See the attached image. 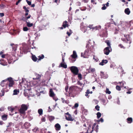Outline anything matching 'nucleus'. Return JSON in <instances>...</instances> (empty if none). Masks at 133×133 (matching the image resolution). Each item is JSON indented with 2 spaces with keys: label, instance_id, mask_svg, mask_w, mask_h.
Masks as SVG:
<instances>
[{
  "label": "nucleus",
  "instance_id": "f257e3e1",
  "mask_svg": "<svg viewBox=\"0 0 133 133\" xmlns=\"http://www.w3.org/2000/svg\"><path fill=\"white\" fill-rule=\"evenodd\" d=\"M14 84V81L11 77L8 78L7 79L3 80L1 84L2 87L5 86L6 88L8 87L9 88L12 87Z\"/></svg>",
  "mask_w": 133,
  "mask_h": 133
},
{
  "label": "nucleus",
  "instance_id": "f03ea898",
  "mask_svg": "<svg viewBox=\"0 0 133 133\" xmlns=\"http://www.w3.org/2000/svg\"><path fill=\"white\" fill-rule=\"evenodd\" d=\"M78 88L76 86H72L69 89L68 97H74L77 94Z\"/></svg>",
  "mask_w": 133,
  "mask_h": 133
},
{
  "label": "nucleus",
  "instance_id": "7ed1b4c3",
  "mask_svg": "<svg viewBox=\"0 0 133 133\" xmlns=\"http://www.w3.org/2000/svg\"><path fill=\"white\" fill-rule=\"evenodd\" d=\"M70 69L74 75H76L78 74L79 70L77 67L72 66L70 67Z\"/></svg>",
  "mask_w": 133,
  "mask_h": 133
},
{
  "label": "nucleus",
  "instance_id": "20e7f679",
  "mask_svg": "<svg viewBox=\"0 0 133 133\" xmlns=\"http://www.w3.org/2000/svg\"><path fill=\"white\" fill-rule=\"evenodd\" d=\"M49 94L50 96L52 97L53 99L56 101L58 100V98L56 96V94L54 93L52 89H50Z\"/></svg>",
  "mask_w": 133,
  "mask_h": 133
},
{
  "label": "nucleus",
  "instance_id": "39448f33",
  "mask_svg": "<svg viewBox=\"0 0 133 133\" xmlns=\"http://www.w3.org/2000/svg\"><path fill=\"white\" fill-rule=\"evenodd\" d=\"M28 108L27 105L25 104H22L21 106V108L19 109V111L21 114H23L25 112Z\"/></svg>",
  "mask_w": 133,
  "mask_h": 133
},
{
  "label": "nucleus",
  "instance_id": "423d86ee",
  "mask_svg": "<svg viewBox=\"0 0 133 133\" xmlns=\"http://www.w3.org/2000/svg\"><path fill=\"white\" fill-rule=\"evenodd\" d=\"M65 114L66 115L65 116V119L67 120L72 121L75 119L74 118L72 117L69 114V112H68L66 113H65Z\"/></svg>",
  "mask_w": 133,
  "mask_h": 133
},
{
  "label": "nucleus",
  "instance_id": "0eeeda50",
  "mask_svg": "<svg viewBox=\"0 0 133 133\" xmlns=\"http://www.w3.org/2000/svg\"><path fill=\"white\" fill-rule=\"evenodd\" d=\"M112 50V49H110L108 47H106L105 48L104 50V54L106 55H108L110 52Z\"/></svg>",
  "mask_w": 133,
  "mask_h": 133
},
{
  "label": "nucleus",
  "instance_id": "6e6552de",
  "mask_svg": "<svg viewBox=\"0 0 133 133\" xmlns=\"http://www.w3.org/2000/svg\"><path fill=\"white\" fill-rule=\"evenodd\" d=\"M132 24L133 25V20H131L129 22H125V26L128 28H129Z\"/></svg>",
  "mask_w": 133,
  "mask_h": 133
},
{
  "label": "nucleus",
  "instance_id": "1a4fd4ad",
  "mask_svg": "<svg viewBox=\"0 0 133 133\" xmlns=\"http://www.w3.org/2000/svg\"><path fill=\"white\" fill-rule=\"evenodd\" d=\"M100 76L102 78L105 79L107 78L108 76L106 74L102 71L101 72Z\"/></svg>",
  "mask_w": 133,
  "mask_h": 133
},
{
  "label": "nucleus",
  "instance_id": "9d476101",
  "mask_svg": "<svg viewBox=\"0 0 133 133\" xmlns=\"http://www.w3.org/2000/svg\"><path fill=\"white\" fill-rule=\"evenodd\" d=\"M55 129L56 131H59L61 129V126L58 123L56 124L54 126Z\"/></svg>",
  "mask_w": 133,
  "mask_h": 133
},
{
  "label": "nucleus",
  "instance_id": "9b49d317",
  "mask_svg": "<svg viewBox=\"0 0 133 133\" xmlns=\"http://www.w3.org/2000/svg\"><path fill=\"white\" fill-rule=\"evenodd\" d=\"M108 62V61L107 59H103L101 62L99 63L100 65H103L104 64L107 63Z\"/></svg>",
  "mask_w": 133,
  "mask_h": 133
},
{
  "label": "nucleus",
  "instance_id": "f8f14e48",
  "mask_svg": "<svg viewBox=\"0 0 133 133\" xmlns=\"http://www.w3.org/2000/svg\"><path fill=\"white\" fill-rule=\"evenodd\" d=\"M62 26L64 28H65L66 27H68L69 25L68 22L66 21H64L63 23Z\"/></svg>",
  "mask_w": 133,
  "mask_h": 133
},
{
  "label": "nucleus",
  "instance_id": "ddd939ff",
  "mask_svg": "<svg viewBox=\"0 0 133 133\" xmlns=\"http://www.w3.org/2000/svg\"><path fill=\"white\" fill-rule=\"evenodd\" d=\"M95 70L94 68H92L91 67H89V69L88 70V72L89 73H93L95 71Z\"/></svg>",
  "mask_w": 133,
  "mask_h": 133
},
{
  "label": "nucleus",
  "instance_id": "4468645a",
  "mask_svg": "<svg viewBox=\"0 0 133 133\" xmlns=\"http://www.w3.org/2000/svg\"><path fill=\"white\" fill-rule=\"evenodd\" d=\"M71 56L73 58L75 59L77 57V55L76 52L75 51H73V54L71 55Z\"/></svg>",
  "mask_w": 133,
  "mask_h": 133
},
{
  "label": "nucleus",
  "instance_id": "2eb2a0df",
  "mask_svg": "<svg viewBox=\"0 0 133 133\" xmlns=\"http://www.w3.org/2000/svg\"><path fill=\"white\" fill-rule=\"evenodd\" d=\"M23 9H24L25 12V16H26L28 15V12L29 11V10L27 9L25 6H24L23 8Z\"/></svg>",
  "mask_w": 133,
  "mask_h": 133
},
{
  "label": "nucleus",
  "instance_id": "dca6fc26",
  "mask_svg": "<svg viewBox=\"0 0 133 133\" xmlns=\"http://www.w3.org/2000/svg\"><path fill=\"white\" fill-rule=\"evenodd\" d=\"M31 126L30 123L26 122L24 124V127L25 129H27L29 128Z\"/></svg>",
  "mask_w": 133,
  "mask_h": 133
},
{
  "label": "nucleus",
  "instance_id": "f3484780",
  "mask_svg": "<svg viewBox=\"0 0 133 133\" xmlns=\"http://www.w3.org/2000/svg\"><path fill=\"white\" fill-rule=\"evenodd\" d=\"M81 28L82 30L84 32H85L87 31V27L82 25H81Z\"/></svg>",
  "mask_w": 133,
  "mask_h": 133
},
{
  "label": "nucleus",
  "instance_id": "a211bd4d",
  "mask_svg": "<svg viewBox=\"0 0 133 133\" xmlns=\"http://www.w3.org/2000/svg\"><path fill=\"white\" fill-rule=\"evenodd\" d=\"M105 42L107 44V45L108 46L107 47H108L109 48H110V49H111V44L109 41L108 40H106Z\"/></svg>",
  "mask_w": 133,
  "mask_h": 133
},
{
  "label": "nucleus",
  "instance_id": "6ab92c4d",
  "mask_svg": "<svg viewBox=\"0 0 133 133\" xmlns=\"http://www.w3.org/2000/svg\"><path fill=\"white\" fill-rule=\"evenodd\" d=\"M59 67H61L66 69L67 68V65L66 64L64 63H61L59 66Z\"/></svg>",
  "mask_w": 133,
  "mask_h": 133
},
{
  "label": "nucleus",
  "instance_id": "aec40b11",
  "mask_svg": "<svg viewBox=\"0 0 133 133\" xmlns=\"http://www.w3.org/2000/svg\"><path fill=\"white\" fill-rule=\"evenodd\" d=\"M31 58L32 60L34 62H36L37 60H38V58L35 56V55H32L31 57Z\"/></svg>",
  "mask_w": 133,
  "mask_h": 133
},
{
  "label": "nucleus",
  "instance_id": "412c9836",
  "mask_svg": "<svg viewBox=\"0 0 133 133\" xmlns=\"http://www.w3.org/2000/svg\"><path fill=\"white\" fill-rule=\"evenodd\" d=\"M127 122L128 123H131L132 122L133 119L132 117H128L127 119Z\"/></svg>",
  "mask_w": 133,
  "mask_h": 133
},
{
  "label": "nucleus",
  "instance_id": "4be33fe9",
  "mask_svg": "<svg viewBox=\"0 0 133 133\" xmlns=\"http://www.w3.org/2000/svg\"><path fill=\"white\" fill-rule=\"evenodd\" d=\"M10 45L12 47V50L14 51H15L17 49V46L14 44H11Z\"/></svg>",
  "mask_w": 133,
  "mask_h": 133
},
{
  "label": "nucleus",
  "instance_id": "5701e85b",
  "mask_svg": "<svg viewBox=\"0 0 133 133\" xmlns=\"http://www.w3.org/2000/svg\"><path fill=\"white\" fill-rule=\"evenodd\" d=\"M26 26L29 27H31L33 25L32 23H30L29 22L27 21L26 22Z\"/></svg>",
  "mask_w": 133,
  "mask_h": 133
},
{
  "label": "nucleus",
  "instance_id": "b1692460",
  "mask_svg": "<svg viewBox=\"0 0 133 133\" xmlns=\"http://www.w3.org/2000/svg\"><path fill=\"white\" fill-rule=\"evenodd\" d=\"M38 61L37 62H38L39 61L43 59L44 57V56L43 54H42L39 56H38Z\"/></svg>",
  "mask_w": 133,
  "mask_h": 133
},
{
  "label": "nucleus",
  "instance_id": "393cba45",
  "mask_svg": "<svg viewBox=\"0 0 133 133\" xmlns=\"http://www.w3.org/2000/svg\"><path fill=\"white\" fill-rule=\"evenodd\" d=\"M130 13V11L129 8H127L125 9V14L129 15Z\"/></svg>",
  "mask_w": 133,
  "mask_h": 133
},
{
  "label": "nucleus",
  "instance_id": "a878e982",
  "mask_svg": "<svg viewBox=\"0 0 133 133\" xmlns=\"http://www.w3.org/2000/svg\"><path fill=\"white\" fill-rule=\"evenodd\" d=\"M19 92V90L15 89L14 91L13 94L14 95H16L18 94Z\"/></svg>",
  "mask_w": 133,
  "mask_h": 133
},
{
  "label": "nucleus",
  "instance_id": "bb28decb",
  "mask_svg": "<svg viewBox=\"0 0 133 133\" xmlns=\"http://www.w3.org/2000/svg\"><path fill=\"white\" fill-rule=\"evenodd\" d=\"M96 125V124L95 123H94L92 127V130L90 132V133H92V132L94 131V129L95 128ZM86 133H88V130H87V131L86 132Z\"/></svg>",
  "mask_w": 133,
  "mask_h": 133
},
{
  "label": "nucleus",
  "instance_id": "cd10ccee",
  "mask_svg": "<svg viewBox=\"0 0 133 133\" xmlns=\"http://www.w3.org/2000/svg\"><path fill=\"white\" fill-rule=\"evenodd\" d=\"M48 118L50 122H51L54 120L55 118V117L52 116H50L48 117Z\"/></svg>",
  "mask_w": 133,
  "mask_h": 133
},
{
  "label": "nucleus",
  "instance_id": "c85d7f7f",
  "mask_svg": "<svg viewBox=\"0 0 133 133\" xmlns=\"http://www.w3.org/2000/svg\"><path fill=\"white\" fill-rule=\"evenodd\" d=\"M43 110L41 109H39L38 110V112L40 115H42L43 114Z\"/></svg>",
  "mask_w": 133,
  "mask_h": 133
},
{
  "label": "nucleus",
  "instance_id": "c756f323",
  "mask_svg": "<svg viewBox=\"0 0 133 133\" xmlns=\"http://www.w3.org/2000/svg\"><path fill=\"white\" fill-rule=\"evenodd\" d=\"M2 119L4 120H5L7 119V115L4 114L2 116Z\"/></svg>",
  "mask_w": 133,
  "mask_h": 133
},
{
  "label": "nucleus",
  "instance_id": "7c9ffc66",
  "mask_svg": "<svg viewBox=\"0 0 133 133\" xmlns=\"http://www.w3.org/2000/svg\"><path fill=\"white\" fill-rule=\"evenodd\" d=\"M8 109L9 111L12 112L14 110L15 108H12L11 107H8Z\"/></svg>",
  "mask_w": 133,
  "mask_h": 133
},
{
  "label": "nucleus",
  "instance_id": "2f4dec72",
  "mask_svg": "<svg viewBox=\"0 0 133 133\" xmlns=\"http://www.w3.org/2000/svg\"><path fill=\"white\" fill-rule=\"evenodd\" d=\"M36 77L35 78H33V79H39L41 77V76L39 74H36Z\"/></svg>",
  "mask_w": 133,
  "mask_h": 133
},
{
  "label": "nucleus",
  "instance_id": "473e14b6",
  "mask_svg": "<svg viewBox=\"0 0 133 133\" xmlns=\"http://www.w3.org/2000/svg\"><path fill=\"white\" fill-rule=\"evenodd\" d=\"M132 89L131 88H129V89H127V90L128 91L126 93L128 94H130L132 92V91H130Z\"/></svg>",
  "mask_w": 133,
  "mask_h": 133
},
{
  "label": "nucleus",
  "instance_id": "72a5a7b5",
  "mask_svg": "<svg viewBox=\"0 0 133 133\" xmlns=\"http://www.w3.org/2000/svg\"><path fill=\"white\" fill-rule=\"evenodd\" d=\"M78 75V79H79L80 80H81L82 79V75L80 73H78V74L77 75Z\"/></svg>",
  "mask_w": 133,
  "mask_h": 133
},
{
  "label": "nucleus",
  "instance_id": "f704fd0d",
  "mask_svg": "<svg viewBox=\"0 0 133 133\" xmlns=\"http://www.w3.org/2000/svg\"><path fill=\"white\" fill-rule=\"evenodd\" d=\"M14 126V124L12 122L9 123V124L8 126V127H13Z\"/></svg>",
  "mask_w": 133,
  "mask_h": 133
},
{
  "label": "nucleus",
  "instance_id": "c9c22d12",
  "mask_svg": "<svg viewBox=\"0 0 133 133\" xmlns=\"http://www.w3.org/2000/svg\"><path fill=\"white\" fill-rule=\"evenodd\" d=\"M97 117L98 118H99L101 116V114L99 112H98L97 114Z\"/></svg>",
  "mask_w": 133,
  "mask_h": 133
},
{
  "label": "nucleus",
  "instance_id": "e433bc0d",
  "mask_svg": "<svg viewBox=\"0 0 133 133\" xmlns=\"http://www.w3.org/2000/svg\"><path fill=\"white\" fill-rule=\"evenodd\" d=\"M32 131L35 132H37L38 131V128H35L32 130Z\"/></svg>",
  "mask_w": 133,
  "mask_h": 133
},
{
  "label": "nucleus",
  "instance_id": "4c0bfd02",
  "mask_svg": "<svg viewBox=\"0 0 133 133\" xmlns=\"http://www.w3.org/2000/svg\"><path fill=\"white\" fill-rule=\"evenodd\" d=\"M106 92L107 94H110L111 92L109 90V89L108 88H106Z\"/></svg>",
  "mask_w": 133,
  "mask_h": 133
},
{
  "label": "nucleus",
  "instance_id": "58836bf2",
  "mask_svg": "<svg viewBox=\"0 0 133 133\" xmlns=\"http://www.w3.org/2000/svg\"><path fill=\"white\" fill-rule=\"evenodd\" d=\"M91 3L94 5H96L97 4V3L96 2V1L94 0H91Z\"/></svg>",
  "mask_w": 133,
  "mask_h": 133
},
{
  "label": "nucleus",
  "instance_id": "ea45409f",
  "mask_svg": "<svg viewBox=\"0 0 133 133\" xmlns=\"http://www.w3.org/2000/svg\"><path fill=\"white\" fill-rule=\"evenodd\" d=\"M21 20L24 21L25 22H26L27 21L26 17H23L22 18Z\"/></svg>",
  "mask_w": 133,
  "mask_h": 133
},
{
  "label": "nucleus",
  "instance_id": "a19ab883",
  "mask_svg": "<svg viewBox=\"0 0 133 133\" xmlns=\"http://www.w3.org/2000/svg\"><path fill=\"white\" fill-rule=\"evenodd\" d=\"M116 89L120 91L121 90V88L118 85H117L116 86Z\"/></svg>",
  "mask_w": 133,
  "mask_h": 133
},
{
  "label": "nucleus",
  "instance_id": "79ce46f5",
  "mask_svg": "<svg viewBox=\"0 0 133 133\" xmlns=\"http://www.w3.org/2000/svg\"><path fill=\"white\" fill-rule=\"evenodd\" d=\"M23 30L24 31H27L28 30V29L27 27L26 26L23 27Z\"/></svg>",
  "mask_w": 133,
  "mask_h": 133
},
{
  "label": "nucleus",
  "instance_id": "37998d69",
  "mask_svg": "<svg viewBox=\"0 0 133 133\" xmlns=\"http://www.w3.org/2000/svg\"><path fill=\"white\" fill-rule=\"evenodd\" d=\"M99 107L98 105H97L95 107V109L97 110V111H98L99 110Z\"/></svg>",
  "mask_w": 133,
  "mask_h": 133
},
{
  "label": "nucleus",
  "instance_id": "c03bdc74",
  "mask_svg": "<svg viewBox=\"0 0 133 133\" xmlns=\"http://www.w3.org/2000/svg\"><path fill=\"white\" fill-rule=\"evenodd\" d=\"M125 41L127 43H129V44L131 43L130 39H125Z\"/></svg>",
  "mask_w": 133,
  "mask_h": 133
},
{
  "label": "nucleus",
  "instance_id": "a18cd8bd",
  "mask_svg": "<svg viewBox=\"0 0 133 133\" xmlns=\"http://www.w3.org/2000/svg\"><path fill=\"white\" fill-rule=\"evenodd\" d=\"M1 92L2 94H1V92H0V97H2V96H4V92L3 91H1Z\"/></svg>",
  "mask_w": 133,
  "mask_h": 133
},
{
  "label": "nucleus",
  "instance_id": "49530a36",
  "mask_svg": "<svg viewBox=\"0 0 133 133\" xmlns=\"http://www.w3.org/2000/svg\"><path fill=\"white\" fill-rule=\"evenodd\" d=\"M26 1L28 5H31V2L29 1L28 0H26Z\"/></svg>",
  "mask_w": 133,
  "mask_h": 133
},
{
  "label": "nucleus",
  "instance_id": "de8ad7c7",
  "mask_svg": "<svg viewBox=\"0 0 133 133\" xmlns=\"http://www.w3.org/2000/svg\"><path fill=\"white\" fill-rule=\"evenodd\" d=\"M90 39H89V41H88V44H87V45H86V48H88V47H89V46L90 45V42H89V41H90Z\"/></svg>",
  "mask_w": 133,
  "mask_h": 133
},
{
  "label": "nucleus",
  "instance_id": "09e8293b",
  "mask_svg": "<svg viewBox=\"0 0 133 133\" xmlns=\"http://www.w3.org/2000/svg\"><path fill=\"white\" fill-rule=\"evenodd\" d=\"M103 5L104 6L102 7V9L103 10H105L107 8L105 6V4H103Z\"/></svg>",
  "mask_w": 133,
  "mask_h": 133
},
{
  "label": "nucleus",
  "instance_id": "8fccbe9b",
  "mask_svg": "<svg viewBox=\"0 0 133 133\" xmlns=\"http://www.w3.org/2000/svg\"><path fill=\"white\" fill-rule=\"evenodd\" d=\"M79 106L78 104V103H76L74 105V108H76L78 107Z\"/></svg>",
  "mask_w": 133,
  "mask_h": 133
},
{
  "label": "nucleus",
  "instance_id": "3c124183",
  "mask_svg": "<svg viewBox=\"0 0 133 133\" xmlns=\"http://www.w3.org/2000/svg\"><path fill=\"white\" fill-rule=\"evenodd\" d=\"M4 110V107H2L1 108H0V111H2Z\"/></svg>",
  "mask_w": 133,
  "mask_h": 133
},
{
  "label": "nucleus",
  "instance_id": "603ef678",
  "mask_svg": "<svg viewBox=\"0 0 133 133\" xmlns=\"http://www.w3.org/2000/svg\"><path fill=\"white\" fill-rule=\"evenodd\" d=\"M68 86H66L65 88V91L67 92L68 91Z\"/></svg>",
  "mask_w": 133,
  "mask_h": 133
},
{
  "label": "nucleus",
  "instance_id": "864d4df0",
  "mask_svg": "<svg viewBox=\"0 0 133 133\" xmlns=\"http://www.w3.org/2000/svg\"><path fill=\"white\" fill-rule=\"evenodd\" d=\"M42 122H45V117H42L41 119Z\"/></svg>",
  "mask_w": 133,
  "mask_h": 133
},
{
  "label": "nucleus",
  "instance_id": "5fc2aeb1",
  "mask_svg": "<svg viewBox=\"0 0 133 133\" xmlns=\"http://www.w3.org/2000/svg\"><path fill=\"white\" fill-rule=\"evenodd\" d=\"M118 46L121 48H124V46L121 44H119L118 45Z\"/></svg>",
  "mask_w": 133,
  "mask_h": 133
},
{
  "label": "nucleus",
  "instance_id": "6e6d98bb",
  "mask_svg": "<svg viewBox=\"0 0 133 133\" xmlns=\"http://www.w3.org/2000/svg\"><path fill=\"white\" fill-rule=\"evenodd\" d=\"M64 103H65L66 104H68L69 103V100H67L65 101Z\"/></svg>",
  "mask_w": 133,
  "mask_h": 133
},
{
  "label": "nucleus",
  "instance_id": "4d7b16f0",
  "mask_svg": "<svg viewBox=\"0 0 133 133\" xmlns=\"http://www.w3.org/2000/svg\"><path fill=\"white\" fill-rule=\"evenodd\" d=\"M31 17V16L30 15H29L28 16L26 17V18L27 21V20L28 19L30 18Z\"/></svg>",
  "mask_w": 133,
  "mask_h": 133
},
{
  "label": "nucleus",
  "instance_id": "13d9d810",
  "mask_svg": "<svg viewBox=\"0 0 133 133\" xmlns=\"http://www.w3.org/2000/svg\"><path fill=\"white\" fill-rule=\"evenodd\" d=\"M31 17V16L30 15H29L28 16L26 17V18L27 21V20L28 19L30 18Z\"/></svg>",
  "mask_w": 133,
  "mask_h": 133
},
{
  "label": "nucleus",
  "instance_id": "bf43d9fd",
  "mask_svg": "<svg viewBox=\"0 0 133 133\" xmlns=\"http://www.w3.org/2000/svg\"><path fill=\"white\" fill-rule=\"evenodd\" d=\"M31 17V16L30 15H29L28 16L26 17V18L27 21V20L28 19L30 18Z\"/></svg>",
  "mask_w": 133,
  "mask_h": 133
},
{
  "label": "nucleus",
  "instance_id": "052dcab7",
  "mask_svg": "<svg viewBox=\"0 0 133 133\" xmlns=\"http://www.w3.org/2000/svg\"><path fill=\"white\" fill-rule=\"evenodd\" d=\"M4 16V14L3 13H0V16L1 17H2Z\"/></svg>",
  "mask_w": 133,
  "mask_h": 133
},
{
  "label": "nucleus",
  "instance_id": "680f3d73",
  "mask_svg": "<svg viewBox=\"0 0 133 133\" xmlns=\"http://www.w3.org/2000/svg\"><path fill=\"white\" fill-rule=\"evenodd\" d=\"M21 1L20 0H18L16 3V5H17L18 4L20 3Z\"/></svg>",
  "mask_w": 133,
  "mask_h": 133
},
{
  "label": "nucleus",
  "instance_id": "e2e57ef3",
  "mask_svg": "<svg viewBox=\"0 0 133 133\" xmlns=\"http://www.w3.org/2000/svg\"><path fill=\"white\" fill-rule=\"evenodd\" d=\"M86 9V8L85 7L83 8H81V10L82 11H84Z\"/></svg>",
  "mask_w": 133,
  "mask_h": 133
},
{
  "label": "nucleus",
  "instance_id": "0e129e2a",
  "mask_svg": "<svg viewBox=\"0 0 133 133\" xmlns=\"http://www.w3.org/2000/svg\"><path fill=\"white\" fill-rule=\"evenodd\" d=\"M61 99L62 100V102L63 103H64L65 102V100H64V98H61Z\"/></svg>",
  "mask_w": 133,
  "mask_h": 133
},
{
  "label": "nucleus",
  "instance_id": "69168bd1",
  "mask_svg": "<svg viewBox=\"0 0 133 133\" xmlns=\"http://www.w3.org/2000/svg\"><path fill=\"white\" fill-rule=\"evenodd\" d=\"M66 34L68 35V36H70L71 34L68 31L67 32Z\"/></svg>",
  "mask_w": 133,
  "mask_h": 133
},
{
  "label": "nucleus",
  "instance_id": "338daca9",
  "mask_svg": "<svg viewBox=\"0 0 133 133\" xmlns=\"http://www.w3.org/2000/svg\"><path fill=\"white\" fill-rule=\"evenodd\" d=\"M98 125H97L96 126V132H97L98 129Z\"/></svg>",
  "mask_w": 133,
  "mask_h": 133
},
{
  "label": "nucleus",
  "instance_id": "774afa93",
  "mask_svg": "<svg viewBox=\"0 0 133 133\" xmlns=\"http://www.w3.org/2000/svg\"><path fill=\"white\" fill-rule=\"evenodd\" d=\"M99 121H101V122H103V120L102 118H101L99 119Z\"/></svg>",
  "mask_w": 133,
  "mask_h": 133
}]
</instances>
